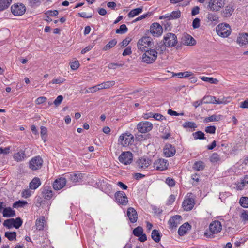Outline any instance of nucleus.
I'll return each instance as SVG.
<instances>
[{"instance_id": "obj_61", "label": "nucleus", "mask_w": 248, "mask_h": 248, "mask_svg": "<svg viewBox=\"0 0 248 248\" xmlns=\"http://www.w3.org/2000/svg\"><path fill=\"white\" fill-rule=\"evenodd\" d=\"M200 26V20L198 18H195L192 22V27L194 29L198 28Z\"/></svg>"}, {"instance_id": "obj_47", "label": "nucleus", "mask_w": 248, "mask_h": 248, "mask_svg": "<svg viewBox=\"0 0 248 248\" xmlns=\"http://www.w3.org/2000/svg\"><path fill=\"white\" fill-rule=\"evenodd\" d=\"M143 232V230L140 226L136 227L133 231V234L137 237H139L140 235H141Z\"/></svg>"}, {"instance_id": "obj_15", "label": "nucleus", "mask_w": 248, "mask_h": 248, "mask_svg": "<svg viewBox=\"0 0 248 248\" xmlns=\"http://www.w3.org/2000/svg\"><path fill=\"white\" fill-rule=\"evenodd\" d=\"M194 204V198L186 197L183 202L182 205L184 210L188 211L193 208Z\"/></svg>"}, {"instance_id": "obj_22", "label": "nucleus", "mask_w": 248, "mask_h": 248, "mask_svg": "<svg viewBox=\"0 0 248 248\" xmlns=\"http://www.w3.org/2000/svg\"><path fill=\"white\" fill-rule=\"evenodd\" d=\"M183 44L189 46H192L196 44L195 40L190 35L186 34L183 37Z\"/></svg>"}, {"instance_id": "obj_49", "label": "nucleus", "mask_w": 248, "mask_h": 248, "mask_svg": "<svg viewBox=\"0 0 248 248\" xmlns=\"http://www.w3.org/2000/svg\"><path fill=\"white\" fill-rule=\"evenodd\" d=\"M207 18L211 21L217 22L218 20L217 15L215 13H209L207 15Z\"/></svg>"}, {"instance_id": "obj_26", "label": "nucleus", "mask_w": 248, "mask_h": 248, "mask_svg": "<svg viewBox=\"0 0 248 248\" xmlns=\"http://www.w3.org/2000/svg\"><path fill=\"white\" fill-rule=\"evenodd\" d=\"M189 229H190V225L188 223H185L179 227L178 233L180 236H183Z\"/></svg>"}, {"instance_id": "obj_33", "label": "nucleus", "mask_w": 248, "mask_h": 248, "mask_svg": "<svg viewBox=\"0 0 248 248\" xmlns=\"http://www.w3.org/2000/svg\"><path fill=\"white\" fill-rule=\"evenodd\" d=\"M246 184H248V175L244 177L242 181L236 185V189L238 190H242Z\"/></svg>"}, {"instance_id": "obj_28", "label": "nucleus", "mask_w": 248, "mask_h": 248, "mask_svg": "<svg viewBox=\"0 0 248 248\" xmlns=\"http://www.w3.org/2000/svg\"><path fill=\"white\" fill-rule=\"evenodd\" d=\"M14 158L17 162L22 161L26 157L25 151H20L14 155Z\"/></svg>"}, {"instance_id": "obj_53", "label": "nucleus", "mask_w": 248, "mask_h": 248, "mask_svg": "<svg viewBox=\"0 0 248 248\" xmlns=\"http://www.w3.org/2000/svg\"><path fill=\"white\" fill-rule=\"evenodd\" d=\"M219 155L216 153H213L210 157V161L211 162H217L219 160Z\"/></svg>"}, {"instance_id": "obj_4", "label": "nucleus", "mask_w": 248, "mask_h": 248, "mask_svg": "<svg viewBox=\"0 0 248 248\" xmlns=\"http://www.w3.org/2000/svg\"><path fill=\"white\" fill-rule=\"evenodd\" d=\"M217 34L222 37H227L231 32V29L227 24L221 23L217 28Z\"/></svg>"}, {"instance_id": "obj_24", "label": "nucleus", "mask_w": 248, "mask_h": 248, "mask_svg": "<svg viewBox=\"0 0 248 248\" xmlns=\"http://www.w3.org/2000/svg\"><path fill=\"white\" fill-rule=\"evenodd\" d=\"M234 10L233 6L229 4L225 7L224 10L222 12V15L226 17H230L232 14Z\"/></svg>"}, {"instance_id": "obj_36", "label": "nucleus", "mask_w": 248, "mask_h": 248, "mask_svg": "<svg viewBox=\"0 0 248 248\" xmlns=\"http://www.w3.org/2000/svg\"><path fill=\"white\" fill-rule=\"evenodd\" d=\"M204 162L201 161L196 162L193 166V168L197 171L202 170L204 169Z\"/></svg>"}, {"instance_id": "obj_13", "label": "nucleus", "mask_w": 248, "mask_h": 248, "mask_svg": "<svg viewBox=\"0 0 248 248\" xmlns=\"http://www.w3.org/2000/svg\"><path fill=\"white\" fill-rule=\"evenodd\" d=\"M136 164L139 170H145L151 164V160L147 158L142 157L137 161Z\"/></svg>"}, {"instance_id": "obj_63", "label": "nucleus", "mask_w": 248, "mask_h": 248, "mask_svg": "<svg viewBox=\"0 0 248 248\" xmlns=\"http://www.w3.org/2000/svg\"><path fill=\"white\" fill-rule=\"evenodd\" d=\"M63 97L62 95H59L57 98L56 99L54 100L53 103L54 104V105L56 106H58L59 105H60L62 100H63Z\"/></svg>"}, {"instance_id": "obj_56", "label": "nucleus", "mask_w": 248, "mask_h": 248, "mask_svg": "<svg viewBox=\"0 0 248 248\" xmlns=\"http://www.w3.org/2000/svg\"><path fill=\"white\" fill-rule=\"evenodd\" d=\"M181 16V12L179 11H174L170 13L171 19L178 18Z\"/></svg>"}, {"instance_id": "obj_10", "label": "nucleus", "mask_w": 248, "mask_h": 248, "mask_svg": "<svg viewBox=\"0 0 248 248\" xmlns=\"http://www.w3.org/2000/svg\"><path fill=\"white\" fill-rule=\"evenodd\" d=\"M133 159V155L130 152H123L119 157V161L124 165L130 164Z\"/></svg>"}, {"instance_id": "obj_29", "label": "nucleus", "mask_w": 248, "mask_h": 248, "mask_svg": "<svg viewBox=\"0 0 248 248\" xmlns=\"http://www.w3.org/2000/svg\"><path fill=\"white\" fill-rule=\"evenodd\" d=\"M45 220L44 217H41L37 219L35 222V228L36 230H42L44 227Z\"/></svg>"}, {"instance_id": "obj_30", "label": "nucleus", "mask_w": 248, "mask_h": 248, "mask_svg": "<svg viewBox=\"0 0 248 248\" xmlns=\"http://www.w3.org/2000/svg\"><path fill=\"white\" fill-rule=\"evenodd\" d=\"M115 84V82L113 80L107 81L99 84L98 87L100 88V89H101V90L106 89L113 86Z\"/></svg>"}, {"instance_id": "obj_2", "label": "nucleus", "mask_w": 248, "mask_h": 248, "mask_svg": "<svg viewBox=\"0 0 248 248\" xmlns=\"http://www.w3.org/2000/svg\"><path fill=\"white\" fill-rule=\"evenodd\" d=\"M134 141V136L129 132L122 134L119 137L118 142L123 146L127 147Z\"/></svg>"}, {"instance_id": "obj_39", "label": "nucleus", "mask_w": 248, "mask_h": 248, "mask_svg": "<svg viewBox=\"0 0 248 248\" xmlns=\"http://www.w3.org/2000/svg\"><path fill=\"white\" fill-rule=\"evenodd\" d=\"M200 78L203 81L210 83L211 84H217L218 80L217 78H214L212 77H202Z\"/></svg>"}, {"instance_id": "obj_23", "label": "nucleus", "mask_w": 248, "mask_h": 248, "mask_svg": "<svg viewBox=\"0 0 248 248\" xmlns=\"http://www.w3.org/2000/svg\"><path fill=\"white\" fill-rule=\"evenodd\" d=\"M237 42L241 46H245L248 44V34L245 33L240 34L237 37Z\"/></svg>"}, {"instance_id": "obj_40", "label": "nucleus", "mask_w": 248, "mask_h": 248, "mask_svg": "<svg viewBox=\"0 0 248 248\" xmlns=\"http://www.w3.org/2000/svg\"><path fill=\"white\" fill-rule=\"evenodd\" d=\"M204 103L206 104H216V97L213 96H206L203 98Z\"/></svg>"}, {"instance_id": "obj_45", "label": "nucleus", "mask_w": 248, "mask_h": 248, "mask_svg": "<svg viewBox=\"0 0 248 248\" xmlns=\"http://www.w3.org/2000/svg\"><path fill=\"white\" fill-rule=\"evenodd\" d=\"M192 135L195 140H203L205 139L204 134L201 131L193 133Z\"/></svg>"}, {"instance_id": "obj_43", "label": "nucleus", "mask_w": 248, "mask_h": 248, "mask_svg": "<svg viewBox=\"0 0 248 248\" xmlns=\"http://www.w3.org/2000/svg\"><path fill=\"white\" fill-rule=\"evenodd\" d=\"M27 202L25 201H18L15 202L13 204V207L18 208L19 207H23L25 205L27 204Z\"/></svg>"}, {"instance_id": "obj_27", "label": "nucleus", "mask_w": 248, "mask_h": 248, "mask_svg": "<svg viewBox=\"0 0 248 248\" xmlns=\"http://www.w3.org/2000/svg\"><path fill=\"white\" fill-rule=\"evenodd\" d=\"M2 215L4 217H13L16 216V213L11 207L4 208L2 210Z\"/></svg>"}, {"instance_id": "obj_6", "label": "nucleus", "mask_w": 248, "mask_h": 248, "mask_svg": "<svg viewBox=\"0 0 248 248\" xmlns=\"http://www.w3.org/2000/svg\"><path fill=\"white\" fill-rule=\"evenodd\" d=\"M137 128L139 132L146 133L152 129L153 124L148 121L140 122L137 124Z\"/></svg>"}, {"instance_id": "obj_17", "label": "nucleus", "mask_w": 248, "mask_h": 248, "mask_svg": "<svg viewBox=\"0 0 248 248\" xmlns=\"http://www.w3.org/2000/svg\"><path fill=\"white\" fill-rule=\"evenodd\" d=\"M222 230V225L218 220L212 222L209 226V230L213 234H217Z\"/></svg>"}, {"instance_id": "obj_7", "label": "nucleus", "mask_w": 248, "mask_h": 248, "mask_svg": "<svg viewBox=\"0 0 248 248\" xmlns=\"http://www.w3.org/2000/svg\"><path fill=\"white\" fill-rule=\"evenodd\" d=\"M26 7L24 4H15L11 7L12 13L16 16H20L23 15L26 12Z\"/></svg>"}, {"instance_id": "obj_16", "label": "nucleus", "mask_w": 248, "mask_h": 248, "mask_svg": "<svg viewBox=\"0 0 248 248\" xmlns=\"http://www.w3.org/2000/svg\"><path fill=\"white\" fill-rule=\"evenodd\" d=\"M181 219L182 217L180 215L171 217L168 222L170 229L176 228L180 224Z\"/></svg>"}, {"instance_id": "obj_58", "label": "nucleus", "mask_w": 248, "mask_h": 248, "mask_svg": "<svg viewBox=\"0 0 248 248\" xmlns=\"http://www.w3.org/2000/svg\"><path fill=\"white\" fill-rule=\"evenodd\" d=\"M123 65V63H110L108 65V67L109 69H115L117 67H122Z\"/></svg>"}, {"instance_id": "obj_9", "label": "nucleus", "mask_w": 248, "mask_h": 248, "mask_svg": "<svg viewBox=\"0 0 248 248\" xmlns=\"http://www.w3.org/2000/svg\"><path fill=\"white\" fill-rule=\"evenodd\" d=\"M169 163L164 159L159 158L155 160L153 164V167L156 170H164L168 168Z\"/></svg>"}, {"instance_id": "obj_20", "label": "nucleus", "mask_w": 248, "mask_h": 248, "mask_svg": "<svg viewBox=\"0 0 248 248\" xmlns=\"http://www.w3.org/2000/svg\"><path fill=\"white\" fill-rule=\"evenodd\" d=\"M163 150L164 155L167 157L173 156L176 152L175 147L171 144L166 145Z\"/></svg>"}, {"instance_id": "obj_41", "label": "nucleus", "mask_w": 248, "mask_h": 248, "mask_svg": "<svg viewBox=\"0 0 248 248\" xmlns=\"http://www.w3.org/2000/svg\"><path fill=\"white\" fill-rule=\"evenodd\" d=\"M4 236L9 241H13L14 240H16V233L15 232H5Z\"/></svg>"}, {"instance_id": "obj_11", "label": "nucleus", "mask_w": 248, "mask_h": 248, "mask_svg": "<svg viewBox=\"0 0 248 248\" xmlns=\"http://www.w3.org/2000/svg\"><path fill=\"white\" fill-rule=\"evenodd\" d=\"M151 44V38L148 37H144L139 40L137 46L139 50L144 51L146 50V48L150 46Z\"/></svg>"}, {"instance_id": "obj_44", "label": "nucleus", "mask_w": 248, "mask_h": 248, "mask_svg": "<svg viewBox=\"0 0 248 248\" xmlns=\"http://www.w3.org/2000/svg\"><path fill=\"white\" fill-rule=\"evenodd\" d=\"M128 29L125 24H122L120 28L116 30V33L117 34H123L127 31Z\"/></svg>"}, {"instance_id": "obj_60", "label": "nucleus", "mask_w": 248, "mask_h": 248, "mask_svg": "<svg viewBox=\"0 0 248 248\" xmlns=\"http://www.w3.org/2000/svg\"><path fill=\"white\" fill-rule=\"evenodd\" d=\"M216 129L215 126H209L206 127L205 131L207 133L214 134L215 133Z\"/></svg>"}, {"instance_id": "obj_50", "label": "nucleus", "mask_w": 248, "mask_h": 248, "mask_svg": "<svg viewBox=\"0 0 248 248\" xmlns=\"http://www.w3.org/2000/svg\"><path fill=\"white\" fill-rule=\"evenodd\" d=\"M65 81V79L61 77H59L53 79L51 82L49 83V84H62Z\"/></svg>"}, {"instance_id": "obj_14", "label": "nucleus", "mask_w": 248, "mask_h": 248, "mask_svg": "<svg viewBox=\"0 0 248 248\" xmlns=\"http://www.w3.org/2000/svg\"><path fill=\"white\" fill-rule=\"evenodd\" d=\"M116 201L120 204L126 205L128 203V198L124 191H118L115 194Z\"/></svg>"}, {"instance_id": "obj_31", "label": "nucleus", "mask_w": 248, "mask_h": 248, "mask_svg": "<svg viewBox=\"0 0 248 248\" xmlns=\"http://www.w3.org/2000/svg\"><path fill=\"white\" fill-rule=\"evenodd\" d=\"M42 193L44 198L46 200L50 199L53 196V191L50 187L44 188Z\"/></svg>"}, {"instance_id": "obj_62", "label": "nucleus", "mask_w": 248, "mask_h": 248, "mask_svg": "<svg viewBox=\"0 0 248 248\" xmlns=\"http://www.w3.org/2000/svg\"><path fill=\"white\" fill-rule=\"evenodd\" d=\"M31 194V192L30 189H25L22 192V197L24 198H28Z\"/></svg>"}, {"instance_id": "obj_8", "label": "nucleus", "mask_w": 248, "mask_h": 248, "mask_svg": "<svg viewBox=\"0 0 248 248\" xmlns=\"http://www.w3.org/2000/svg\"><path fill=\"white\" fill-rule=\"evenodd\" d=\"M225 4V0H210L208 7L212 11L219 10Z\"/></svg>"}, {"instance_id": "obj_37", "label": "nucleus", "mask_w": 248, "mask_h": 248, "mask_svg": "<svg viewBox=\"0 0 248 248\" xmlns=\"http://www.w3.org/2000/svg\"><path fill=\"white\" fill-rule=\"evenodd\" d=\"M232 99L230 97H222L216 98V104H226L231 102Z\"/></svg>"}, {"instance_id": "obj_19", "label": "nucleus", "mask_w": 248, "mask_h": 248, "mask_svg": "<svg viewBox=\"0 0 248 248\" xmlns=\"http://www.w3.org/2000/svg\"><path fill=\"white\" fill-rule=\"evenodd\" d=\"M66 182V178L60 177L55 180L53 184V187L55 190H60L65 186Z\"/></svg>"}, {"instance_id": "obj_12", "label": "nucleus", "mask_w": 248, "mask_h": 248, "mask_svg": "<svg viewBox=\"0 0 248 248\" xmlns=\"http://www.w3.org/2000/svg\"><path fill=\"white\" fill-rule=\"evenodd\" d=\"M151 33L154 37H159L163 33V29L162 26L158 23H153L150 28Z\"/></svg>"}, {"instance_id": "obj_59", "label": "nucleus", "mask_w": 248, "mask_h": 248, "mask_svg": "<svg viewBox=\"0 0 248 248\" xmlns=\"http://www.w3.org/2000/svg\"><path fill=\"white\" fill-rule=\"evenodd\" d=\"M240 217L243 221H248V210H244L241 214Z\"/></svg>"}, {"instance_id": "obj_38", "label": "nucleus", "mask_w": 248, "mask_h": 248, "mask_svg": "<svg viewBox=\"0 0 248 248\" xmlns=\"http://www.w3.org/2000/svg\"><path fill=\"white\" fill-rule=\"evenodd\" d=\"M222 118V116L220 115H212V116L206 117L205 118L204 122L206 123L213 122V121H218Z\"/></svg>"}, {"instance_id": "obj_57", "label": "nucleus", "mask_w": 248, "mask_h": 248, "mask_svg": "<svg viewBox=\"0 0 248 248\" xmlns=\"http://www.w3.org/2000/svg\"><path fill=\"white\" fill-rule=\"evenodd\" d=\"M165 183L170 186L173 187L175 185V181L171 178H167L165 180Z\"/></svg>"}, {"instance_id": "obj_21", "label": "nucleus", "mask_w": 248, "mask_h": 248, "mask_svg": "<svg viewBox=\"0 0 248 248\" xmlns=\"http://www.w3.org/2000/svg\"><path fill=\"white\" fill-rule=\"evenodd\" d=\"M68 178L74 183L81 182L83 179V174L80 173H71L68 175Z\"/></svg>"}, {"instance_id": "obj_46", "label": "nucleus", "mask_w": 248, "mask_h": 248, "mask_svg": "<svg viewBox=\"0 0 248 248\" xmlns=\"http://www.w3.org/2000/svg\"><path fill=\"white\" fill-rule=\"evenodd\" d=\"M183 126L185 128H193L195 129L197 127V125L194 122H186L183 124Z\"/></svg>"}, {"instance_id": "obj_52", "label": "nucleus", "mask_w": 248, "mask_h": 248, "mask_svg": "<svg viewBox=\"0 0 248 248\" xmlns=\"http://www.w3.org/2000/svg\"><path fill=\"white\" fill-rule=\"evenodd\" d=\"M13 221H14L13 218L7 219L4 221L3 225L4 226L7 227L8 229L12 228L13 227H14Z\"/></svg>"}, {"instance_id": "obj_34", "label": "nucleus", "mask_w": 248, "mask_h": 248, "mask_svg": "<svg viewBox=\"0 0 248 248\" xmlns=\"http://www.w3.org/2000/svg\"><path fill=\"white\" fill-rule=\"evenodd\" d=\"M143 11V8L142 7H139L137 8L134 9L132 10H131L129 13L128 14V16L129 17L131 18L133 17L140 13Z\"/></svg>"}, {"instance_id": "obj_1", "label": "nucleus", "mask_w": 248, "mask_h": 248, "mask_svg": "<svg viewBox=\"0 0 248 248\" xmlns=\"http://www.w3.org/2000/svg\"><path fill=\"white\" fill-rule=\"evenodd\" d=\"M145 53L142 55V62L151 64L153 63L157 59L158 53L154 49H151L144 51Z\"/></svg>"}, {"instance_id": "obj_48", "label": "nucleus", "mask_w": 248, "mask_h": 248, "mask_svg": "<svg viewBox=\"0 0 248 248\" xmlns=\"http://www.w3.org/2000/svg\"><path fill=\"white\" fill-rule=\"evenodd\" d=\"M240 204L244 208L248 207V198L247 197H242L239 200Z\"/></svg>"}, {"instance_id": "obj_25", "label": "nucleus", "mask_w": 248, "mask_h": 248, "mask_svg": "<svg viewBox=\"0 0 248 248\" xmlns=\"http://www.w3.org/2000/svg\"><path fill=\"white\" fill-rule=\"evenodd\" d=\"M41 184L40 180L38 177H34L29 184L30 189L35 190L37 189Z\"/></svg>"}, {"instance_id": "obj_64", "label": "nucleus", "mask_w": 248, "mask_h": 248, "mask_svg": "<svg viewBox=\"0 0 248 248\" xmlns=\"http://www.w3.org/2000/svg\"><path fill=\"white\" fill-rule=\"evenodd\" d=\"M70 66H71V68L72 70H75L77 69L79 66V62L78 61H75L74 62H73L71 63Z\"/></svg>"}, {"instance_id": "obj_42", "label": "nucleus", "mask_w": 248, "mask_h": 248, "mask_svg": "<svg viewBox=\"0 0 248 248\" xmlns=\"http://www.w3.org/2000/svg\"><path fill=\"white\" fill-rule=\"evenodd\" d=\"M117 44V41L115 39H113L110 41L103 48L104 51H107L111 48L114 47Z\"/></svg>"}, {"instance_id": "obj_3", "label": "nucleus", "mask_w": 248, "mask_h": 248, "mask_svg": "<svg viewBox=\"0 0 248 248\" xmlns=\"http://www.w3.org/2000/svg\"><path fill=\"white\" fill-rule=\"evenodd\" d=\"M164 44L168 47H172L177 43V38L175 34L168 33L164 36Z\"/></svg>"}, {"instance_id": "obj_32", "label": "nucleus", "mask_w": 248, "mask_h": 248, "mask_svg": "<svg viewBox=\"0 0 248 248\" xmlns=\"http://www.w3.org/2000/svg\"><path fill=\"white\" fill-rule=\"evenodd\" d=\"M151 237L154 241L157 243L160 241L161 235L158 230L155 229L152 232Z\"/></svg>"}, {"instance_id": "obj_54", "label": "nucleus", "mask_w": 248, "mask_h": 248, "mask_svg": "<svg viewBox=\"0 0 248 248\" xmlns=\"http://www.w3.org/2000/svg\"><path fill=\"white\" fill-rule=\"evenodd\" d=\"M46 134L47 128L45 127L42 126L41 127V135L44 142L46 141Z\"/></svg>"}, {"instance_id": "obj_5", "label": "nucleus", "mask_w": 248, "mask_h": 248, "mask_svg": "<svg viewBox=\"0 0 248 248\" xmlns=\"http://www.w3.org/2000/svg\"><path fill=\"white\" fill-rule=\"evenodd\" d=\"M43 161L39 156L33 157L29 162V168L32 170L40 169L43 165Z\"/></svg>"}, {"instance_id": "obj_35", "label": "nucleus", "mask_w": 248, "mask_h": 248, "mask_svg": "<svg viewBox=\"0 0 248 248\" xmlns=\"http://www.w3.org/2000/svg\"><path fill=\"white\" fill-rule=\"evenodd\" d=\"M12 0H0V11L7 9L10 5Z\"/></svg>"}, {"instance_id": "obj_18", "label": "nucleus", "mask_w": 248, "mask_h": 248, "mask_svg": "<svg viewBox=\"0 0 248 248\" xmlns=\"http://www.w3.org/2000/svg\"><path fill=\"white\" fill-rule=\"evenodd\" d=\"M127 216L132 223H135L137 221L138 214L136 210L133 207H129L127 209Z\"/></svg>"}, {"instance_id": "obj_55", "label": "nucleus", "mask_w": 248, "mask_h": 248, "mask_svg": "<svg viewBox=\"0 0 248 248\" xmlns=\"http://www.w3.org/2000/svg\"><path fill=\"white\" fill-rule=\"evenodd\" d=\"M192 75V73L189 71H186L184 72H179L176 74V76H178L179 78H183V77H188Z\"/></svg>"}, {"instance_id": "obj_51", "label": "nucleus", "mask_w": 248, "mask_h": 248, "mask_svg": "<svg viewBox=\"0 0 248 248\" xmlns=\"http://www.w3.org/2000/svg\"><path fill=\"white\" fill-rule=\"evenodd\" d=\"M13 226L14 227L17 229L19 228L22 224V220L20 217H17L16 219H14Z\"/></svg>"}]
</instances>
